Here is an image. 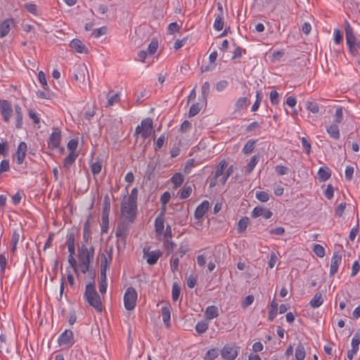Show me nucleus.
Instances as JSON below:
<instances>
[{
    "instance_id": "f257e3e1",
    "label": "nucleus",
    "mask_w": 360,
    "mask_h": 360,
    "mask_svg": "<svg viewBox=\"0 0 360 360\" xmlns=\"http://www.w3.org/2000/svg\"><path fill=\"white\" fill-rule=\"evenodd\" d=\"M130 224L128 221L124 220L118 222L116 230L115 236L117 240V248L118 251L124 249L127 244V238L129 233Z\"/></svg>"
},
{
    "instance_id": "f03ea898",
    "label": "nucleus",
    "mask_w": 360,
    "mask_h": 360,
    "mask_svg": "<svg viewBox=\"0 0 360 360\" xmlns=\"http://www.w3.org/2000/svg\"><path fill=\"white\" fill-rule=\"evenodd\" d=\"M84 298L89 305L93 307L97 311H102L103 307L101 297L96 292L94 283H89L86 285Z\"/></svg>"
},
{
    "instance_id": "7ed1b4c3",
    "label": "nucleus",
    "mask_w": 360,
    "mask_h": 360,
    "mask_svg": "<svg viewBox=\"0 0 360 360\" xmlns=\"http://www.w3.org/2000/svg\"><path fill=\"white\" fill-rule=\"evenodd\" d=\"M121 214L128 223H134L137 215V202L123 200L121 202Z\"/></svg>"
},
{
    "instance_id": "20e7f679",
    "label": "nucleus",
    "mask_w": 360,
    "mask_h": 360,
    "mask_svg": "<svg viewBox=\"0 0 360 360\" xmlns=\"http://www.w3.org/2000/svg\"><path fill=\"white\" fill-rule=\"evenodd\" d=\"M78 258L79 260V266L81 267V271L83 274H86L89 271L90 260L91 259V255L87 252V247L86 244H82L80 248H78Z\"/></svg>"
},
{
    "instance_id": "39448f33",
    "label": "nucleus",
    "mask_w": 360,
    "mask_h": 360,
    "mask_svg": "<svg viewBox=\"0 0 360 360\" xmlns=\"http://www.w3.org/2000/svg\"><path fill=\"white\" fill-rule=\"evenodd\" d=\"M138 295L133 287H129L124 295V304L127 310H133L136 305Z\"/></svg>"
},
{
    "instance_id": "423d86ee",
    "label": "nucleus",
    "mask_w": 360,
    "mask_h": 360,
    "mask_svg": "<svg viewBox=\"0 0 360 360\" xmlns=\"http://www.w3.org/2000/svg\"><path fill=\"white\" fill-rule=\"evenodd\" d=\"M239 349L235 343L226 344L222 347L221 355L226 360H234L238 354Z\"/></svg>"
},
{
    "instance_id": "0eeeda50",
    "label": "nucleus",
    "mask_w": 360,
    "mask_h": 360,
    "mask_svg": "<svg viewBox=\"0 0 360 360\" xmlns=\"http://www.w3.org/2000/svg\"><path fill=\"white\" fill-rule=\"evenodd\" d=\"M58 343L60 346H65L70 348L75 343L74 335L72 330L66 329L62 333L58 339Z\"/></svg>"
},
{
    "instance_id": "6e6552de",
    "label": "nucleus",
    "mask_w": 360,
    "mask_h": 360,
    "mask_svg": "<svg viewBox=\"0 0 360 360\" xmlns=\"http://www.w3.org/2000/svg\"><path fill=\"white\" fill-rule=\"evenodd\" d=\"M143 257L146 259L149 265H154L157 263L158 259L162 256V252L158 250L150 251V248L145 247L143 248Z\"/></svg>"
},
{
    "instance_id": "1a4fd4ad",
    "label": "nucleus",
    "mask_w": 360,
    "mask_h": 360,
    "mask_svg": "<svg viewBox=\"0 0 360 360\" xmlns=\"http://www.w3.org/2000/svg\"><path fill=\"white\" fill-rule=\"evenodd\" d=\"M12 112L11 104L6 100H0V113L4 122H9Z\"/></svg>"
},
{
    "instance_id": "9d476101",
    "label": "nucleus",
    "mask_w": 360,
    "mask_h": 360,
    "mask_svg": "<svg viewBox=\"0 0 360 360\" xmlns=\"http://www.w3.org/2000/svg\"><path fill=\"white\" fill-rule=\"evenodd\" d=\"M61 140V131L60 129L56 127L53 129V132L50 135L49 139V148L51 150L56 149Z\"/></svg>"
},
{
    "instance_id": "9b49d317",
    "label": "nucleus",
    "mask_w": 360,
    "mask_h": 360,
    "mask_svg": "<svg viewBox=\"0 0 360 360\" xmlns=\"http://www.w3.org/2000/svg\"><path fill=\"white\" fill-rule=\"evenodd\" d=\"M112 259V248L109 250L106 249L105 252L100 255L101 269L108 270L110 268Z\"/></svg>"
},
{
    "instance_id": "f8f14e48",
    "label": "nucleus",
    "mask_w": 360,
    "mask_h": 360,
    "mask_svg": "<svg viewBox=\"0 0 360 360\" xmlns=\"http://www.w3.org/2000/svg\"><path fill=\"white\" fill-rule=\"evenodd\" d=\"M16 26L15 20L13 18H6L0 22V38L5 37L12 27Z\"/></svg>"
},
{
    "instance_id": "ddd939ff",
    "label": "nucleus",
    "mask_w": 360,
    "mask_h": 360,
    "mask_svg": "<svg viewBox=\"0 0 360 360\" xmlns=\"http://www.w3.org/2000/svg\"><path fill=\"white\" fill-rule=\"evenodd\" d=\"M86 72H88V70L84 64L77 65L74 67L73 77L76 81L84 82Z\"/></svg>"
},
{
    "instance_id": "4468645a",
    "label": "nucleus",
    "mask_w": 360,
    "mask_h": 360,
    "mask_svg": "<svg viewBox=\"0 0 360 360\" xmlns=\"http://www.w3.org/2000/svg\"><path fill=\"white\" fill-rule=\"evenodd\" d=\"M273 215V213L269 210L263 207L262 206L255 207L252 212H251V217L257 218L259 217H262L264 219H270Z\"/></svg>"
},
{
    "instance_id": "2eb2a0df",
    "label": "nucleus",
    "mask_w": 360,
    "mask_h": 360,
    "mask_svg": "<svg viewBox=\"0 0 360 360\" xmlns=\"http://www.w3.org/2000/svg\"><path fill=\"white\" fill-rule=\"evenodd\" d=\"M27 149V146L26 143L22 141L19 143L17 151L13 155V158L15 159L18 165L22 164L25 158Z\"/></svg>"
},
{
    "instance_id": "dca6fc26",
    "label": "nucleus",
    "mask_w": 360,
    "mask_h": 360,
    "mask_svg": "<svg viewBox=\"0 0 360 360\" xmlns=\"http://www.w3.org/2000/svg\"><path fill=\"white\" fill-rule=\"evenodd\" d=\"M141 127L142 128V138L143 139H148L153 129V120L150 117L146 118L141 121Z\"/></svg>"
},
{
    "instance_id": "f3484780",
    "label": "nucleus",
    "mask_w": 360,
    "mask_h": 360,
    "mask_svg": "<svg viewBox=\"0 0 360 360\" xmlns=\"http://www.w3.org/2000/svg\"><path fill=\"white\" fill-rule=\"evenodd\" d=\"M342 260V255L339 252H334L331 258V264L330 267V276H334L338 270L339 264Z\"/></svg>"
},
{
    "instance_id": "a211bd4d",
    "label": "nucleus",
    "mask_w": 360,
    "mask_h": 360,
    "mask_svg": "<svg viewBox=\"0 0 360 360\" xmlns=\"http://www.w3.org/2000/svg\"><path fill=\"white\" fill-rule=\"evenodd\" d=\"M210 208V202L207 200L202 201L195 209L194 217L196 219H200Z\"/></svg>"
},
{
    "instance_id": "6ab92c4d",
    "label": "nucleus",
    "mask_w": 360,
    "mask_h": 360,
    "mask_svg": "<svg viewBox=\"0 0 360 360\" xmlns=\"http://www.w3.org/2000/svg\"><path fill=\"white\" fill-rule=\"evenodd\" d=\"M75 231L74 229L70 230L67 234L66 245L68 252L71 255L75 254Z\"/></svg>"
},
{
    "instance_id": "aec40b11",
    "label": "nucleus",
    "mask_w": 360,
    "mask_h": 360,
    "mask_svg": "<svg viewBox=\"0 0 360 360\" xmlns=\"http://www.w3.org/2000/svg\"><path fill=\"white\" fill-rule=\"evenodd\" d=\"M171 306L169 303H166L165 306L162 307V321L165 325L169 328L170 327V318H171Z\"/></svg>"
},
{
    "instance_id": "412c9836",
    "label": "nucleus",
    "mask_w": 360,
    "mask_h": 360,
    "mask_svg": "<svg viewBox=\"0 0 360 360\" xmlns=\"http://www.w3.org/2000/svg\"><path fill=\"white\" fill-rule=\"evenodd\" d=\"M70 46L77 53H82L88 52L87 48L77 39H72L70 43Z\"/></svg>"
},
{
    "instance_id": "4be33fe9",
    "label": "nucleus",
    "mask_w": 360,
    "mask_h": 360,
    "mask_svg": "<svg viewBox=\"0 0 360 360\" xmlns=\"http://www.w3.org/2000/svg\"><path fill=\"white\" fill-rule=\"evenodd\" d=\"M346 43L348 46L350 54L354 56H356L358 54V51L356 49L357 41L355 34H353L352 36H350L349 38H347Z\"/></svg>"
},
{
    "instance_id": "5701e85b",
    "label": "nucleus",
    "mask_w": 360,
    "mask_h": 360,
    "mask_svg": "<svg viewBox=\"0 0 360 360\" xmlns=\"http://www.w3.org/2000/svg\"><path fill=\"white\" fill-rule=\"evenodd\" d=\"M323 294L321 292H317L311 300L309 304L312 308L319 307L323 302Z\"/></svg>"
},
{
    "instance_id": "b1692460",
    "label": "nucleus",
    "mask_w": 360,
    "mask_h": 360,
    "mask_svg": "<svg viewBox=\"0 0 360 360\" xmlns=\"http://www.w3.org/2000/svg\"><path fill=\"white\" fill-rule=\"evenodd\" d=\"M91 224L89 221V219H88L83 226V236L82 238L85 243H88L89 240H91Z\"/></svg>"
},
{
    "instance_id": "393cba45",
    "label": "nucleus",
    "mask_w": 360,
    "mask_h": 360,
    "mask_svg": "<svg viewBox=\"0 0 360 360\" xmlns=\"http://www.w3.org/2000/svg\"><path fill=\"white\" fill-rule=\"evenodd\" d=\"M326 131L331 138L335 140H338L340 139V134L338 124L332 123L326 128Z\"/></svg>"
},
{
    "instance_id": "a878e982",
    "label": "nucleus",
    "mask_w": 360,
    "mask_h": 360,
    "mask_svg": "<svg viewBox=\"0 0 360 360\" xmlns=\"http://www.w3.org/2000/svg\"><path fill=\"white\" fill-rule=\"evenodd\" d=\"M219 316L218 308L215 306H209L205 311V316L207 320H212Z\"/></svg>"
},
{
    "instance_id": "bb28decb",
    "label": "nucleus",
    "mask_w": 360,
    "mask_h": 360,
    "mask_svg": "<svg viewBox=\"0 0 360 360\" xmlns=\"http://www.w3.org/2000/svg\"><path fill=\"white\" fill-rule=\"evenodd\" d=\"M15 127L21 129L22 126V108L19 105H15Z\"/></svg>"
},
{
    "instance_id": "cd10ccee",
    "label": "nucleus",
    "mask_w": 360,
    "mask_h": 360,
    "mask_svg": "<svg viewBox=\"0 0 360 360\" xmlns=\"http://www.w3.org/2000/svg\"><path fill=\"white\" fill-rule=\"evenodd\" d=\"M317 175L320 181H325L330 177L331 172L330 169L327 167H320Z\"/></svg>"
},
{
    "instance_id": "c85d7f7f",
    "label": "nucleus",
    "mask_w": 360,
    "mask_h": 360,
    "mask_svg": "<svg viewBox=\"0 0 360 360\" xmlns=\"http://www.w3.org/2000/svg\"><path fill=\"white\" fill-rule=\"evenodd\" d=\"M249 103L250 101L248 97H240L235 103V110L240 111V110L246 108Z\"/></svg>"
},
{
    "instance_id": "c756f323",
    "label": "nucleus",
    "mask_w": 360,
    "mask_h": 360,
    "mask_svg": "<svg viewBox=\"0 0 360 360\" xmlns=\"http://www.w3.org/2000/svg\"><path fill=\"white\" fill-rule=\"evenodd\" d=\"M227 166L228 162L225 160H222L221 161H220V162L217 166L214 175L218 178L222 176L223 174L224 175V171L226 169Z\"/></svg>"
},
{
    "instance_id": "7c9ffc66",
    "label": "nucleus",
    "mask_w": 360,
    "mask_h": 360,
    "mask_svg": "<svg viewBox=\"0 0 360 360\" xmlns=\"http://www.w3.org/2000/svg\"><path fill=\"white\" fill-rule=\"evenodd\" d=\"M295 360H304L305 357V350L302 344L300 343L295 348Z\"/></svg>"
},
{
    "instance_id": "2f4dec72",
    "label": "nucleus",
    "mask_w": 360,
    "mask_h": 360,
    "mask_svg": "<svg viewBox=\"0 0 360 360\" xmlns=\"http://www.w3.org/2000/svg\"><path fill=\"white\" fill-rule=\"evenodd\" d=\"M224 27V13H219L214 20V28L217 31H221Z\"/></svg>"
},
{
    "instance_id": "473e14b6",
    "label": "nucleus",
    "mask_w": 360,
    "mask_h": 360,
    "mask_svg": "<svg viewBox=\"0 0 360 360\" xmlns=\"http://www.w3.org/2000/svg\"><path fill=\"white\" fill-rule=\"evenodd\" d=\"M164 219L161 217H156L155 220V229L157 234L161 235L164 231Z\"/></svg>"
},
{
    "instance_id": "72a5a7b5",
    "label": "nucleus",
    "mask_w": 360,
    "mask_h": 360,
    "mask_svg": "<svg viewBox=\"0 0 360 360\" xmlns=\"http://www.w3.org/2000/svg\"><path fill=\"white\" fill-rule=\"evenodd\" d=\"M277 311H278V304L274 300H273L271 302V309L268 312V320L269 321H272L275 319L276 314H277Z\"/></svg>"
},
{
    "instance_id": "f704fd0d",
    "label": "nucleus",
    "mask_w": 360,
    "mask_h": 360,
    "mask_svg": "<svg viewBox=\"0 0 360 360\" xmlns=\"http://www.w3.org/2000/svg\"><path fill=\"white\" fill-rule=\"evenodd\" d=\"M181 287L179 286L178 283H174L172 289V298L174 302H176L179 300L181 294Z\"/></svg>"
},
{
    "instance_id": "c9c22d12",
    "label": "nucleus",
    "mask_w": 360,
    "mask_h": 360,
    "mask_svg": "<svg viewBox=\"0 0 360 360\" xmlns=\"http://www.w3.org/2000/svg\"><path fill=\"white\" fill-rule=\"evenodd\" d=\"M172 182L174 184L175 188L180 186L184 181V177L181 173H175L172 179Z\"/></svg>"
},
{
    "instance_id": "e433bc0d",
    "label": "nucleus",
    "mask_w": 360,
    "mask_h": 360,
    "mask_svg": "<svg viewBox=\"0 0 360 360\" xmlns=\"http://www.w3.org/2000/svg\"><path fill=\"white\" fill-rule=\"evenodd\" d=\"M77 154L75 153H70L69 155L65 157L63 160V166L65 167H69L71 166L73 162L75 161Z\"/></svg>"
},
{
    "instance_id": "4c0bfd02",
    "label": "nucleus",
    "mask_w": 360,
    "mask_h": 360,
    "mask_svg": "<svg viewBox=\"0 0 360 360\" xmlns=\"http://www.w3.org/2000/svg\"><path fill=\"white\" fill-rule=\"evenodd\" d=\"M258 162L259 158L257 155L252 156L245 167V172L248 174L251 173Z\"/></svg>"
},
{
    "instance_id": "58836bf2",
    "label": "nucleus",
    "mask_w": 360,
    "mask_h": 360,
    "mask_svg": "<svg viewBox=\"0 0 360 360\" xmlns=\"http://www.w3.org/2000/svg\"><path fill=\"white\" fill-rule=\"evenodd\" d=\"M257 141L255 140H249L245 143L244 148H243V153L245 155L250 154L255 147V143Z\"/></svg>"
},
{
    "instance_id": "ea45409f",
    "label": "nucleus",
    "mask_w": 360,
    "mask_h": 360,
    "mask_svg": "<svg viewBox=\"0 0 360 360\" xmlns=\"http://www.w3.org/2000/svg\"><path fill=\"white\" fill-rule=\"evenodd\" d=\"M250 222L248 217H243L240 219L238 224V232L243 233L247 229Z\"/></svg>"
},
{
    "instance_id": "a19ab883",
    "label": "nucleus",
    "mask_w": 360,
    "mask_h": 360,
    "mask_svg": "<svg viewBox=\"0 0 360 360\" xmlns=\"http://www.w3.org/2000/svg\"><path fill=\"white\" fill-rule=\"evenodd\" d=\"M208 327H209L208 323H207L205 321H202L197 323L195 328V331L198 334H202V333H204L208 329Z\"/></svg>"
},
{
    "instance_id": "79ce46f5",
    "label": "nucleus",
    "mask_w": 360,
    "mask_h": 360,
    "mask_svg": "<svg viewBox=\"0 0 360 360\" xmlns=\"http://www.w3.org/2000/svg\"><path fill=\"white\" fill-rule=\"evenodd\" d=\"M192 193V187L191 186H185L182 191L178 193L179 198L180 199H186L188 198Z\"/></svg>"
},
{
    "instance_id": "37998d69",
    "label": "nucleus",
    "mask_w": 360,
    "mask_h": 360,
    "mask_svg": "<svg viewBox=\"0 0 360 360\" xmlns=\"http://www.w3.org/2000/svg\"><path fill=\"white\" fill-rule=\"evenodd\" d=\"M305 107L308 110L314 114L318 113L319 111V105L315 102L307 101L305 102Z\"/></svg>"
},
{
    "instance_id": "c03bdc74",
    "label": "nucleus",
    "mask_w": 360,
    "mask_h": 360,
    "mask_svg": "<svg viewBox=\"0 0 360 360\" xmlns=\"http://www.w3.org/2000/svg\"><path fill=\"white\" fill-rule=\"evenodd\" d=\"M103 164L101 160H98L91 165V170L94 175L98 174L102 169Z\"/></svg>"
},
{
    "instance_id": "a18cd8bd",
    "label": "nucleus",
    "mask_w": 360,
    "mask_h": 360,
    "mask_svg": "<svg viewBox=\"0 0 360 360\" xmlns=\"http://www.w3.org/2000/svg\"><path fill=\"white\" fill-rule=\"evenodd\" d=\"M234 170L233 165H230L229 167H227L226 169V172H224V175L220 179V183L224 185L226 184L228 178L233 174Z\"/></svg>"
},
{
    "instance_id": "49530a36",
    "label": "nucleus",
    "mask_w": 360,
    "mask_h": 360,
    "mask_svg": "<svg viewBox=\"0 0 360 360\" xmlns=\"http://www.w3.org/2000/svg\"><path fill=\"white\" fill-rule=\"evenodd\" d=\"M171 198V195L169 192L165 191L160 197V202L164 206L162 208V210L161 212V215L163 214L164 212L165 211V206L169 202V200Z\"/></svg>"
},
{
    "instance_id": "de8ad7c7",
    "label": "nucleus",
    "mask_w": 360,
    "mask_h": 360,
    "mask_svg": "<svg viewBox=\"0 0 360 360\" xmlns=\"http://www.w3.org/2000/svg\"><path fill=\"white\" fill-rule=\"evenodd\" d=\"M360 344V332L355 333L352 339V349L356 351L359 350V345Z\"/></svg>"
},
{
    "instance_id": "09e8293b",
    "label": "nucleus",
    "mask_w": 360,
    "mask_h": 360,
    "mask_svg": "<svg viewBox=\"0 0 360 360\" xmlns=\"http://www.w3.org/2000/svg\"><path fill=\"white\" fill-rule=\"evenodd\" d=\"M219 355V350L216 348L209 349L205 356V360H214Z\"/></svg>"
},
{
    "instance_id": "8fccbe9b",
    "label": "nucleus",
    "mask_w": 360,
    "mask_h": 360,
    "mask_svg": "<svg viewBox=\"0 0 360 360\" xmlns=\"http://www.w3.org/2000/svg\"><path fill=\"white\" fill-rule=\"evenodd\" d=\"M109 214H102V224H101V233H106L108 231V225H109Z\"/></svg>"
},
{
    "instance_id": "3c124183",
    "label": "nucleus",
    "mask_w": 360,
    "mask_h": 360,
    "mask_svg": "<svg viewBox=\"0 0 360 360\" xmlns=\"http://www.w3.org/2000/svg\"><path fill=\"white\" fill-rule=\"evenodd\" d=\"M158 48V41L156 39H153L148 46L147 52L149 55H153Z\"/></svg>"
},
{
    "instance_id": "603ef678",
    "label": "nucleus",
    "mask_w": 360,
    "mask_h": 360,
    "mask_svg": "<svg viewBox=\"0 0 360 360\" xmlns=\"http://www.w3.org/2000/svg\"><path fill=\"white\" fill-rule=\"evenodd\" d=\"M262 93L259 92V91H257V94H256V100L255 101V103H253L252 108H251V111L252 112H255L258 110L259 107V105H260V103L262 101Z\"/></svg>"
},
{
    "instance_id": "864d4df0",
    "label": "nucleus",
    "mask_w": 360,
    "mask_h": 360,
    "mask_svg": "<svg viewBox=\"0 0 360 360\" xmlns=\"http://www.w3.org/2000/svg\"><path fill=\"white\" fill-rule=\"evenodd\" d=\"M313 251L319 257H323L325 255V249L319 244L314 245Z\"/></svg>"
},
{
    "instance_id": "5fc2aeb1",
    "label": "nucleus",
    "mask_w": 360,
    "mask_h": 360,
    "mask_svg": "<svg viewBox=\"0 0 360 360\" xmlns=\"http://www.w3.org/2000/svg\"><path fill=\"white\" fill-rule=\"evenodd\" d=\"M201 108L198 103L193 104L188 112V117H192L196 115L200 110Z\"/></svg>"
},
{
    "instance_id": "6e6d98bb",
    "label": "nucleus",
    "mask_w": 360,
    "mask_h": 360,
    "mask_svg": "<svg viewBox=\"0 0 360 360\" xmlns=\"http://www.w3.org/2000/svg\"><path fill=\"white\" fill-rule=\"evenodd\" d=\"M198 276L195 274H191L186 279V284L189 288L195 287L197 283Z\"/></svg>"
},
{
    "instance_id": "4d7b16f0",
    "label": "nucleus",
    "mask_w": 360,
    "mask_h": 360,
    "mask_svg": "<svg viewBox=\"0 0 360 360\" xmlns=\"http://www.w3.org/2000/svg\"><path fill=\"white\" fill-rule=\"evenodd\" d=\"M343 120L342 108H337L335 113V120L333 123L339 124Z\"/></svg>"
},
{
    "instance_id": "13d9d810",
    "label": "nucleus",
    "mask_w": 360,
    "mask_h": 360,
    "mask_svg": "<svg viewBox=\"0 0 360 360\" xmlns=\"http://www.w3.org/2000/svg\"><path fill=\"white\" fill-rule=\"evenodd\" d=\"M110 93H111V91H110L107 96L108 106H111L114 103H117L120 101V95L118 93H117L112 96H110Z\"/></svg>"
},
{
    "instance_id": "bf43d9fd",
    "label": "nucleus",
    "mask_w": 360,
    "mask_h": 360,
    "mask_svg": "<svg viewBox=\"0 0 360 360\" xmlns=\"http://www.w3.org/2000/svg\"><path fill=\"white\" fill-rule=\"evenodd\" d=\"M256 198L261 202H265L269 200V194L265 191H257L256 193Z\"/></svg>"
},
{
    "instance_id": "052dcab7",
    "label": "nucleus",
    "mask_w": 360,
    "mask_h": 360,
    "mask_svg": "<svg viewBox=\"0 0 360 360\" xmlns=\"http://www.w3.org/2000/svg\"><path fill=\"white\" fill-rule=\"evenodd\" d=\"M26 10L33 15H37V6L34 4L27 3L24 5Z\"/></svg>"
},
{
    "instance_id": "680f3d73",
    "label": "nucleus",
    "mask_w": 360,
    "mask_h": 360,
    "mask_svg": "<svg viewBox=\"0 0 360 360\" xmlns=\"http://www.w3.org/2000/svg\"><path fill=\"white\" fill-rule=\"evenodd\" d=\"M254 302V296L250 295H248L245 297L243 301L242 302L241 306L243 309L247 308L250 305H251Z\"/></svg>"
},
{
    "instance_id": "e2e57ef3",
    "label": "nucleus",
    "mask_w": 360,
    "mask_h": 360,
    "mask_svg": "<svg viewBox=\"0 0 360 360\" xmlns=\"http://www.w3.org/2000/svg\"><path fill=\"white\" fill-rule=\"evenodd\" d=\"M202 96L204 99L208 96L210 94V84L208 82H205L201 86Z\"/></svg>"
},
{
    "instance_id": "0e129e2a",
    "label": "nucleus",
    "mask_w": 360,
    "mask_h": 360,
    "mask_svg": "<svg viewBox=\"0 0 360 360\" xmlns=\"http://www.w3.org/2000/svg\"><path fill=\"white\" fill-rule=\"evenodd\" d=\"M270 101L272 105H276L279 102V95L276 90H272L270 92Z\"/></svg>"
},
{
    "instance_id": "69168bd1",
    "label": "nucleus",
    "mask_w": 360,
    "mask_h": 360,
    "mask_svg": "<svg viewBox=\"0 0 360 360\" xmlns=\"http://www.w3.org/2000/svg\"><path fill=\"white\" fill-rule=\"evenodd\" d=\"M77 146H78V141L77 139H72L69 141V142L68 143L67 147H68V149L71 153H75V150L77 149Z\"/></svg>"
},
{
    "instance_id": "338daca9",
    "label": "nucleus",
    "mask_w": 360,
    "mask_h": 360,
    "mask_svg": "<svg viewBox=\"0 0 360 360\" xmlns=\"http://www.w3.org/2000/svg\"><path fill=\"white\" fill-rule=\"evenodd\" d=\"M343 40V35L340 30L335 29L334 30V41L335 44H339Z\"/></svg>"
},
{
    "instance_id": "774afa93",
    "label": "nucleus",
    "mask_w": 360,
    "mask_h": 360,
    "mask_svg": "<svg viewBox=\"0 0 360 360\" xmlns=\"http://www.w3.org/2000/svg\"><path fill=\"white\" fill-rule=\"evenodd\" d=\"M195 166V162L194 159H189L187 160L185 167H184V172L186 174H188L191 169Z\"/></svg>"
}]
</instances>
